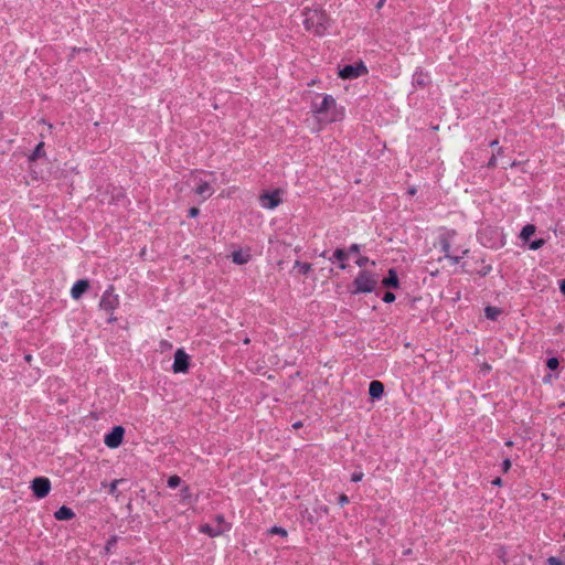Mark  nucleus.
<instances>
[{
	"instance_id": "obj_14",
	"label": "nucleus",
	"mask_w": 565,
	"mask_h": 565,
	"mask_svg": "<svg viewBox=\"0 0 565 565\" xmlns=\"http://www.w3.org/2000/svg\"><path fill=\"white\" fill-rule=\"evenodd\" d=\"M89 287V282L87 279H79L77 280L72 289H71V296L73 299H79L84 292H86V290L88 289Z\"/></svg>"
},
{
	"instance_id": "obj_18",
	"label": "nucleus",
	"mask_w": 565,
	"mask_h": 565,
	"mask_svg": "<svg viewBox=\"0 0 565 565\" xmlns=\"http://www.w3.org/2000/svg\"><path fill=\"white\" fill-rule=\"evenodd\" d=\"M348 258V252H345L344 249L342 248H337L334 252H333V255L329 258L330 262H334V260H338L339 262V267L341 269H345L347 268V264H345V259Z\"/></svg>"
},
{
	"instance_id": "obj_25",
	"label": "nucleus",
	"mask_w": 565,
	"mask_h": 565,
	"mask_svg": "<svg viewBox=\"0 0 565 565\" xmlns=\"http://www.w3.org/2000/svg\"><path fill=\"white\" fill-rule=\"evenodd\" d=\"M167 483L169 488L174 489L180 486L181 478L179 476H171L169 477Z\"/></svg>"
},
{
	"instance_id": "obj_13",
	"label": "nucleus",
	"mask_w": 565,
	"mask_h": 565,
	"mask_svg": "<svg viewBox=\"0 0 565 565\" xmlns=\"http://www.w3.org/2000/svg\"><path fill=\"white\" fill-rule=\"evenodd\" d=\"M228 525H211V524H202L199 527L201 533L209 535L210 537H216L223 534L225 531H228Z\"/></svg>"
},
{
	"instance_id": "obj_42",
	"label": "nucleus",
	"mask_w": 565,
	"mask_h": 565,
	"mask_svg": "<svg viewBox=\"0 0 565 565\" xmlns=\"http://www.w3.org/2000/svg\"><path fill=\"white\" fill-rule=\"evenodd\" d=\"M559 288H561V291L565 295V279L562 280Z\"/></svg>"
},
{
	"instance_id": "obj_31",
	"label": "nucleus",
	"mask_w": 565,
	"mask_h": 565,
	"mask_svg": "<svg viewBox=\"0 0 565 565\" xmlns=\"http://www.w3.org/2000/svg\"><path fill=\"white\" fill-rule=\"evenodd\" d=\"M547 565H565V562H562L559 558L555 556H551L547 558Z\"/></svg>"
},
{
	"instance_id": "obj_32",
	"label": "nucleus",
	"mask_w": 565,
	"mask_h": 565,
	"mask_svg": "<svg viewBox=\"0 0 565 565\" xmlns=\"http://www.w3.org/2000/svg\"><path fill=\"white\" fill-rule=\"evenodd\" d=\"M361 249V246L359 244H352L349 247L348 255L351 254H358Z\"/></svg>"
},
{
	"instance_id": "obj_33",
	"label": "nucleus",
	"mask_w": 565,
	"mask_h": 565,
	"mask_svg": "<svg viewBox=\"0 0 565 565\" xmlns=\"http://www.w3.org/2000/svg\"><path fill=\"white\" fill-rule=\"evenodd\" d=\"M511 468V460L509 458L504 459L502 462L503 472H508Z\"/></svg>"
},
{
	"instance_id": "obj_3",
	"label": "nucleus",
	"mask_w": 565,
	"mask_h": 565,
	"mask_svg": "<svg viewBox=\"0 0 565 565\" xmlns=\"http://www.w3.org/2000/svg\"><path fill=\"white\" fill-rule=\"evenodd\" d=\"M457 233L455 230H446L439 235L440 249L444 253V257L449 259L452 265H457L469 252L468 248L456 247L451 248V243L455 239Z\"/></svg>"
},
{
	"instance_id": "obj_9",
	"label": "nucleus",
	"mask_w": 565,
	"mask_h": 565,
	"mask_svg": "<svg viewBox=\"0 0 565 565\" xmlns=\"http://www.w3.org/2000/svg\"><path fill=\"white\" fill-rule=\"evenodd\" d=\"M118 296L114 294V288L110 286L104 291L99 301V307L107 312H111L118 307Z\"/></svg>"
},
{
	"instance_id": "obj_43",
	"label": "nucleus",
	"mask_w": 565,
	"mask_h": 565,
	"mask_svg": "<svg viewBox=\"0 0 565 565\" xmlns=\"http://www.w3.org/2000/svg\"><path fill=\"white\" fill-rule=\"evenodd\" d=\"M384 2H385V0H380V1L376 3V9H381V8L384 6Z\"/></svg>"
},
{
	"instance_id": "obj_46",
	"label": "nucleus",
	"mask_w": 565,
	"mask_h": 565,
	"mask_svg": "<svg viewBox=\"0 0 565 565\" xmlns=\"http://www.w3.org/2000/svg\"><path fill=\"white\" fill-rule=\"evenodd\" d=\"M498 143H499V141H498V140H493V141H491V142H490V146H491V147H494V146H497Z\"/></svg>"
},
{
	"instance_id": "obj_17",
	"label": "nucleus",
	"mask_w": 565,
	"mask_h": 565,
	"mask_svg": "<svg viewBox=\"0 0 565 565\" xmlns=\"http://www.w3.org/2000/svg\"><path fill=\"white\" fill-rule=\"evenodd\" d=\"M384 393V385L380 381H372L369 385V394L374 399H380Z\"/></svg>"
},
{
	"instance_id": "obj_38",
	"label": "nucleus",
	"mask_w": 565,
	"mask_h": 565,
	"mask_svg": "<svg viewBox=\"0 0 565 565\" xmlns=\"http://www.w3.org/2000/svg\"><path fill=\"white\" fill-rule=\"evenodd\" d=\"M181 495H182V499L185 500L186 498L190 497V489L189 487H184L182 490H181Z\"/></svg>"
},
{
	"instance_id": "obj_23",
	"label": "nucleus",
	"mask_w": 565,
	"mask_h": 565,
	"mask_svg": "<svg viewBox=\"0 0 565 565\" xmlns=\"http://www.w3.org/2000/svg\"><path fill=\"white\" fill-rule=\"evenodd\" d=\"M43 147H44V142H40L36 145V147L34 148V150L32 151V153L30 154V160L31 161H34L36 160L38 158L42 157L43 156Z\"/></svg>"
},
{
	"instance_id": "obj_10",
	"label": "nucleus",
	"mask_w": 565,
	"mask_h": 565,
	"mask_svg": "<svg viewBox=\"0 0 565 565\" xmlns=\"http://www.w3.org/2000/svg\"><path fill=\"white\" fill-rule=\"evenodd\" d=\"M125 429L121 426H115L105 435L104 443L109 448H117L124 439Z\"/></svg>"
},
{
	"instance_id": "obj_49",
	"label": "nucleus",
	"mask_w": 565,
	"mask_h": 565,
	"mask_svg": "<svg viewBox=\"0 0 565 565\" xmlns=\"http://www.w3.org/2000/svg\"><path fill=\"white\" fill-rule=\"evenodd\" d=\"M505 445L511 447L513 445V443H512V440H508V441H505Z\"/></svg>"
},
{
	"instance_id": "obj_30",
	"label": "nucleus",
	"mask_w": 565,
	"mask_h": 565,
	"mask_svg": "<svg viewBox=\"0 0 565 565\" xmlns=\"http://www.w3.org/2000/svg\"><path fill=\"white\" fill-rule=\"evenodd\" d=\"M395 299H396L395 295L391 291L385 292V295L383 296V301L386 303L394 302Z\"/></svg>"
},
{
	"instance_id": "obj_24",
	"label": "nucleus",
	"mask_w": 565,
	"mask_h": 565,
	"mask_svg": "<svg viewBox=\"0 0 565 565\" xmlns=\"http://www.w3.org/2000/svg\"><path fill=\"white\" fill-rule=\"evenodd\" d=\"M295 267H298L300 273L305 275L311 270V265L309 263H301L299 260L295 263Z\"/></svg>"
},
{
	"instance_id": "obj_45",
	"label": "nucleus",
	"mask_w": 565,
	"mask_h": 565,
	"mask_svg": "<svg viewBox=\"0 0 565 565\" xmlns=\"http://www.w3.org/2000/svg\"><path fill=\"white\" fill-rule=\"evenodd\" d=\"M24 359H25V361H26V362H30V361L32 360V356H31L30 354H26V355L24 356Z\"/></svg>"
},
{
	"instance_id": "obj_11",
	"label": "nucleus",
	"mask_w": 565,
	"mask_h": 565,
	"mask_svg": "<svg viewBox=\"0 0 565 565\" xmlns=\"http://www.w3.org/2000/svg\"><path fill=\"white\" fill-rule=\"evenodd\" d=\"M174 373H185L189 370V355L183 349H178L174 353V361L172 365Z\"/></svg>"
},
{
	"instance_id": "obj_47",
	"label": "nucleus",
	"mask_w": 565,
	"mask_h": 565,
	"mask_svg": "<svg viewBox=\"0 0 565 565\" xmlns=\"http://www.w3.org/2000/svg\"><path fill=\"white\" fill-rule=\"evenodd\" d=\"M490 270L491 268H483V275H487Z\"/></svg>"
},
{
	"instance_id": "obj_29",
	"label": "nucleus",
	"mask_w": 565,
	"mask_h": 565,
	"mask_svg": "<svg viewBox=\"0 0 565 565\" xmlns=\"http://www.w3.org/2000/svg\"><path fill=\"white\" fill-rule=\"evenodd\" d=\"M270 533L278 534L281 536H287V531L280 526H273L270 529Z\"/></svg>"
},
{
	"instance_id": "obj_26",
	"label": "nucleus",
	"mask_w": 565,
	"mask_h": 565,
	"mask_svg": "<svg viewBox=\"0 0 565 565\" xmlns=\"http://www.w3.org/2000/svg\"><path fill=\"white\" fill-rule=\"evenodd\" d=\"M355 264L360 267V268H363L365 267L367 264H371V265H375V262L373 260H370L369 257L366 256H361L356 259Z\"/></svg>"
},
{
	"instance_id": "obj_34",
	"label": "nucleus",
	"mask_w": 565,
	"mask_h": 565,
	"mask_svg": "<svg viewBox=\"0 0 565 565\" xmlns=\"http://www.w3.org/2000/svg\"><path fill=\"white\" fill-rule=\"evenodd\" d=\"M363 478V473L362 472H354L352 476H351V481L353 482H359L361 481Z\"/></svg>"
},
{
	"instance_id": "obj_2",
	"label": "nucleus",
	"mask_w": 565,
	"mask_h": 565,
	"mask_svg": "<svg viewBox=\"0 0 565 565\" xmlns=\"http://www.w3.org/2000/svg\"><path fill=\"white\" fill-rule=\"evenodd\" d=\"M321 102H313L311 111L313 116L322 124H331L342 118V110L338 108L335 99L331 95H318Z\"/></svg>"
},
{
	"instance_id": "obj_48",
	"label": "nucleus",
	"mask_w": 565,
	"mask_h": 565,
	"mask_svg": "<svg viewBox=\"0 0 565 565\" xmlns=\"http://www.w3.org/2000/svg\"><path fill=\"white\" fill-rule=\"evenodd\" d=\"M490 270L491 268H483V275H487Z\"/></svg>"
},
{
	"instance_id": "obj_19",
	"label": "nucleus",
	"mask_w": 565,
	"mask_h": 565,
	"mask_svg": "<svg viewBox=\"0 0 565 565\" xmlns=\"http://www.w3.org/2000/svg\"><path fill=\"white\" fill-rule=\"evenodd\" d=\"M250 259V255L248 252L235 250L232 253V260L237 265L247 264Z\"/></svg>"
},
{
	"instance_id": "obj_8",
	"label": "nucleus",
	"mask_w": 565,
	"mask_h": 565,
	"mask_svg": "<svg viewBox=\"0 0 565 565\" xmlns=\"http://www.w3.org/2000/svg\"><path fill=\"white\" fill-rule=\"evenodd\" d=\"M31 489L38 499H43L51 491V481L46 477L34 478L31 482Z\"/></svg>"
},
{
	"instance_id": "obj_6",
	"label": "nucleus",
	"mask_w": 565,
	"mask_h": 565,
	"mask_svg": "<svg viewBox=\"0 0 565 565\" xmlns=\"http://www.w3.org/2000/svg\"><path fill=\"white\" fill-rule=\"evenodd\" d=\"M191 182H193L194 193L202 198V200H206L213 195L214 188L212 186V183L207 180H203L201 178V172H192Z\"/></svg>"
},
{
	"instance_id": "obj_35",
	"label": "nucleus",
	"mask_w": 565,
	"mask_h": 565,
	"mask_svg": "<svg viewBox=\"0 0 565 565\" xmlns=\"http://www.w3.org/2000/svg\"><path fill=\"white\" fill-rule=\"evenodd\" d=\"M200 213V210L198 207H191L189 210V216L190 217H196Z\"/></svg>"
},
{
	"instance_id": "obj_12",
	"label": "nucleus",
	"mask_w": 565,
	"mask_h": 565,
	"mask_svg": "<svg viewBox=\"0 0 565 565\" xmlns=\"http://www.w3.org/2000/svg\"><path fill=\"white\" fill-rule=\"evenodd\" d=\"M279 191H274L270 193H264L259 196V202L262 207L267 210H273L277 207L280 203Z\"/></svg>"
},
{
	"instance_id": "obj_7",
	"label": "nucleus",
	"mask_w": 565,
	"mask_h": 565,
	"mask_svg": "<svg viewBox=\"0 0 565 565\" xmlns=\"http://www.w3.org/2000/svg\"><path fill=\"white\" fill-rule=\"evenodd\" d=\"M365 74H367V67L364 65L363 62L344 65L339 71V76L342 79H354Z\"/></svg>"
},
{
	"instance_id": "obj_22",
	"label": "nucleus",
	"mask_w": 565,
	"mask_h": 565,
	"mask_svg": "<svg viewBox=\"0 0 565 565\" xmlns=\"http://www.w3.org/2000/svg\"><path fill=\"white\" fill-rule=\"evenodd\" d=\"M500 313H501V310L497 307L488 306L484 309V316L487 317V319L492 320V321L497 320V318L500 316Z\"/></svg>"
},
{
	"instance_id": "obj_16",
	"label": "nucleus",
	"mask_w": 565,
	"mask_h": 565,
	"mask_svg": "<svg viewBox=\"0 0 565 565\" xmlns=\"http://www.w3.org/2000/svg\"><path fill=\"white\" fill-rule=\"evenodd\" d=\"M74 516V511L66 505H62L54 512V518L58 521H68L72 520Z\"/></svg>"
},
{
	"instance_id": "obj_5",
	"label": "nucleus",
	"mask_w": 565,
	"mask_h": 565,
	"mask_svg": "<svg viewBox=\"0 0 565 565\" xmlns=\"http://www.w3.org/2000/svg\"><path fill=\"white\" fill-rule=\"evenodd\" d=\"M479 242L488 248H499L503 246V239L501 233L498 230L491 227L481 228L478 232Z\"/></svg>"
},
{
	"instance_id": "obj_21",
	"label": "nucleus",
	"mask_w": 565,
	"mask_h": 565,
	"mask_svg": "<svg viewBox=\"0 0 565 565\" xmlns=\"http://www.w3.org/2000/svg\"><path fill=\"white\" fill-rule=\"evenodd\" d=\"M535 231L536 227L533 224H526L521 231L520 238L527 242Z\"/></svg>"
},
{
	"instance_id": "obj_27",
	"label": "nucleus",
	"mask_w": 565,
	"mask_h": 565,
	"mask_svg": "<svg viewBox=\"0 0 565 565\" xmlns=\"http://www.w3.org/2000/svg\"><path fill=\"white\" fill-rule=\"evenodd\" d=\"M545 244V241L543 238H537L535 241H532L530 244H529V248L532 249V250H537L540 249L542 246H544Z\"/></svg>"
},
{
	"instance_id": "obj_15",
	"label": "nucleus",
	"mask_w": 565,
	"mask_h": 565,
	"mask_svg": "<svg viewBox=\"0 0 565 565\" xmlns=\"http://www.w3.org/2000/svg\"><path fill=\"white\" fill-rule=\"evenodd\" d=\"M382 285L386 288H398L399 287V280L397 273L394 268H391L387 273V276L383 278Z\"/></svg>"
},
{
	"instance_id": "obj_39",
	"label": "nucleus",
	"mask_w": 565,
	"mask_h": 565,
	"mask_svg": "<svg viewBox=\"0 0 565 565\" xmlns=\"http://www.w3.org/2000/svg\"><path fill=\"white\" fill-rule=\"evenodd\" d=\"M216 522L217 524L216 525H228L225 520H224V516L223 515H217L216 516Z\"/></svg>"
},
{
	"instance_id": "obj_1",
	"label": "nucleus",
	"mask_w": 565,
	"mask_h": 565,
	"mask_svg": "<svg viewBox=\"0 0 565 565\" xmlns=\"http://www.w3.org/2000/svg\"><path fill=\"white\" fill-rule=\"evenodd\" d=\"M302 17L305 29L315 35L323 36L328 33L331 26V19L321 8H305L302 11Z\"/></svg>"
},
{
	"instance_id": "obj_37",
	"label": "nucleus",
	"mask_w": 565,
	"mask_h": 565,
	"mask_svg": "<svg viewBox=\"0 0 565 565\" xmlns=\"http://www.w3.org/2000/svg\"><path fill=\"white\" fill-rule=\"evenodd\" d=\"M119 482H120L119 480H114V481L110 483V489H109V492H110V493H115V492H116V490H117V487H118V483H119Z\"/></svg>"
},
{
	"instance_id": "obj_40",
	"label": "nucleus",
	"mask_w": 565,
	"mask_h": 565,
	"mask_svg": "<svg viewBox=\"0 0 565 565\" xmlns=\"http://www.w3.org/2000/svg\"><path fill=\"white\" fill-rule=\"evenodd\" d=\"M495 164H497V158H495V156H492V157L490 158V160H489L488 166H489V167H494Z\"/></svg>"
},
{
	"instance_id": "obj_41",
	"label": "nucleus",
	"mask_w": 565,
	"mask_h": 565,
	"mask_svg": "<svg viewBox=\"0 0 565 565\" xmlns=\"http://www.w3.org/2000/svg\"><path fill=\"white\" fill-rule=\"evenodd\" d=\"M492 484H494V486H501V484H502V480H501V478H497V479H494V480L492 481Z\"/></svg>"
},
{
	"instance_id": "obj_20",
	"label": "nucleus",
	"mask_w": 565,
	"mask_h": 565,
	"mask_svg": "<svg viewBox=\"0 0 565 565\" xmlns=\"http://www.w3.org/2000/svg\"><path fill=\"white\" fill-rule=\"evenodd\" d=\"M427 83V74L422 70H416L413 74V85L424 87Z\"/></svg>"
},
{
	"instance_id": "obj_36",
	"label": "nucleus",
	"mask_w": 565,
	"mask_h": 565,
	"mask_svg": "<svg viewBox=\"0 0 565 565\" xmlns=\"http://www.w3.org/2000/svg\"><path fill=\"white\" fill-rule=\"evenodd\" d=\"M349 503V498L345 495V494H341L339 497V504L340 505H345Z\"/></svg>"
},
{
	"instance_id": "obj_44",
	"label": "nucleus",
	"mask_w": 565,
	"mask_h": 565,
	"mask_svg": "<svg viewBox=\"0 0 565 565\" xmlns=\"http://www.w3.org/2000/svg\"><path fill=\"white\" fill-rule=\"evenodd\" d=\"M301 426H302L301 422H296V423L292 425V427H294V428H299V427H301Z\"/></svg>"
},
{
	"instance_id": "obj_28",
	"label": "nucleus",
	"mask_w": 565,
	"mask_h": 565,
	"mask_svg": "<svg viewBox=\"0 0 565 565\" xmlns=\"http://www.w3.org/2000/svg\"><path fill=\"white\" fill-rule=\"evenodd\" d=\"M558 364H559V362H558L557 358H550L546 361V366L552 371L556 370L558 367Z\"/></svg>"
},
{
	"instance_id": "obj_4",
	"label": "nucleus",
	"mask_w": 565,
	"mask_h": 565,
	"mask_svg": "<svg viewBox=\"0 0 565 565\" xmlns=\"http://www.w3.org/2000/svg\"><path fill=\"white\" fill-rule=\"evenodd\" d=\"M377 281L379 277L375 273L361 270L352 282L353 290L351 292L353 295L371 294L375 290Z\"/></svg>"
}]
</instances>
